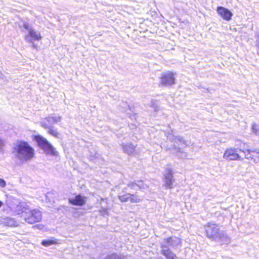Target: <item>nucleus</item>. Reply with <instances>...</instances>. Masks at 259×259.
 <instances>
[{"instance_id":"9","label":"nucleus","mask_w":259,"mask_h":259,"mask_svg":"<svg viewBox=\"0 0 259 259\" xmlns=\"http://www.w3.org/2000/svg\"><path fill=\"white\" fill-rule=\"evenodd\" d=\"M160 78V83L163 85L168 86L175 83V74L172 72H167L164 73Z\"/></svg>"},{"instance_id":"6","label":"nucleus","mask_w":259,"mask_h":259,"mask_svg":"<svg viewBox=\"0 0 259 259\" xmlns=\"http://www.w3.org/2000/svg\"><path fill=\"white\" fill-rule=\"evenodd\" d=\"M241 148L235 149V148H230L227 149L223 155L224 159L228 161L231 160H243V158L239 154L238 152L240 151V149H242L243 147L248 148V146L246 145L245 143H243V146H240Z\"/></svg>"},{"instance_id":"32","label":"nucleus","mask_w":259,"mask_h":259,"mask_svg":"<svg viewBox=\"0 0 259 259\" xmlns=\"http://www.w3.org/2000/svg\"><path fill=\"white\" fill-rule=\"evenodd\" d=\"M4 75L0 72V78H3Z\"/></svg>"},{"instance_id":"3","label":"nucleus","mask_w":259,"mask_h":259,"mask_svg":"<svg viewBox=\"0 0 259 259\" xmlns=\"http://www.w3.org/2000/svg\"><path fill=\"white\" fill-rule=\"evenodd\" d=\"M13 153L21 161H27L33 157L34 149L26 142L20 141L13 147Z\"/></svg>"},{"instance_id":"2","label":"nucleus","mask_w":259,"mask_h":259,"mask_svg":"<svg viewBox=\"0 0 259 259\" xmlns=\"http://www.w3.org/2000/svg\"><path fill=\"white\" fill-rule=\"evenodd\" d=\"M206 236L207 238L219 242L228 243L230 241L227 233L220 229V226L214 223H208L204 226Z\"/></svg>"},{"instance_id":"17","label":"nucleus","mask_w":259,"mask_h":259,"mask_svg":"<svg viewBox=\"0 0 259 259\" xmlns=\"http://www.w3.org/2000/svg\"><path fill=\"white\" fill-rule=\"evenodd\" d=\"M57 243V240L56 239H49V240H44L41 242V245L48 247L52 244H55Z\"/></svg>"},{"instance_id":"21","label":"nucleus","mask_w":259,"mask_h":259,"mask_svg":"<svg viewBox=\"0 0 259 259\" xmlns=\"http://www.w3.org/2000/svg\"><path fill=\"white\" fill-rule=\"evenodd\" d=\"M252 132L255 135H257L259 134V125L253 123L252 125Z\"/></svg>"},{"instance_id":"18","label":"nucleus","mask_w":259,"mask_h":259,"mask_svg":"<svg viewBox=\"0 0 259 259\" xmlns=\"http://www.w3.org/2000/svg\"><path fill=\"white\" fill-rule=\"evenodd\" d=\"M6 223L9 226H15L17 225V222L13 218H8L6 220Z\"/></svg>"},{"instance_id":"28","label":"nucleus","mask_w":259,"mask_h":259,"mask_svg":"<svg viewBox=\"0 0 259 259\" xmlns=\"http://www.w3.org/2000/svg\"><path fill=\"white\" fill-rule=\"evenodd\" d=\"M6 186V181L3 179L0 178V187L1 188H5Z\"/></svg>"},{"instance_id":"4","label":"nucleus","mask_w":259,"mask_h":259,"mask_svg":"<svg viewBox=\"0 0 259 259\" xmlns=\"http://www.w3.org/2000/svg\"><path fill=\"white\" fill-rule=\"evenodd\" d=\"M34 139L46 154L54 156L58 155V151L46 138L40 135H37L34 136Z\"/></svg>"},{"instance_id":"12","label":"nucleus","mask_w":259,"mask_h":259,"mask_svg":"<svg viewBox=\"0 0 259 259\" xmlns=\"http://www.w3.org/2000/svg\"><path fill=\"white\" fill-rule=\"evenodd\" d=\"M69 202L76 206H82L85 204L86 202V197L80 194L76 195L74 198H69Z\"/></svg>"},{"instance_id":"30","label":"nucleus","mask_w":259,"mask_h":259,"mask_svg":"<svg viewBox=\"0 0 259 259\" xmlns=\"http://www.w3.org/2000/svg\"><path fill=\"white\" fill-rule=\"evenodd\" d=\"M4 146V141L0 139V151H1L3 149V147Z\"/></svg>"},{"instance_id":"16","label":"nucleus","mask_w":259,"mask_h":259,"mask_svg":"<svg viewBox=\"0 0 259 259\" xmlns=\"http://www.w3.org/2000/svg\"><path fill=\"white\" fill-rule=\"evenodd\" d=\"M123 194H120L118 195V198L120 201L122 202H125L127 201H130L131 198V194L130 193H125L124 194V191L122 192Z\"/></svg>"},{"instance_id":"26","label":"nucleus","mask_w":259,"mask_h":259,"mask_svg":"<svg viewBox=\"0 0 259 259\" xmlns=\"http://www.w3.org/2000/svg\"><path fill=\"white\" fill-rule=\"evenodd\" d=\"M101 214L103 217H106L108 215V212L107 209L102 207L100 210Z\"/></svg>"},{"instance_id":"19","label":"nucleus","mask_w":259,"mask_h":259,"mask_svg":"<svg viewBox=\"0 0 259 259\" xmlns=\"http://www.w3.org/2000/svg\"><path fill=\"white\" fill-rule=\"evenodd\" d=\"M141 200V198L137 195L131 194L130 202L131 203L139 202Z\"/></svg>"},{"instance_id":"7","label":"nucleus","mask_w":259,"mask_h":259,"mask_svg":"<svg viewBox=\"0 0 259 259\" xmlns=\"http://www.w3.org/2000/svg\"><path fill=\"white\" fill-rule=\"evenodd\" d=\"M240 151L244 155L245 158L252 160L255 163L259 162V151L256 150H251L245 147H243Z\"/></svg>"},{"instance_id":"15","label":"nucleus","mask_w":259,"mask_h":259,"mask_svg":"<svg viewBox=\"0 0 259 259\" xmlns=\"http://www.w3.org/2000/svg\"><path fill=\"white\" fill-rule=\"evenodd\" d=\"M161 253L166 257V259H176L177 258L176 255L169 249H163L161 250Z\"/></svg>"},{"instance_id":"27","label":"nucleus","mask_w":259,"mask_h":259,"mask_svg":"<svg viewBox=\"0 0 259 259\" xmlns=\"http://www.w3.org/2000/svg\"><path fill=\"white\" fill-rule=\"evenodd\" d=\"M127 186L132 189H136V187H137V182H131L129 183Z\"/></svg>"},{"instance_id":"22","label":"nucleus","mask_w":259,"mask_h":259,"mask_svg":"<svg viewBox=\"0 0 259 259\" xmlns=\"http://www.w3.org/2000/svg\"><path fill=\"white\" fill-rule=\"evenodd\" d=\"M137 187L139 189H146L148 187V185L145 184L142 181H137Z\"/></svg>"},{"instance_id":"8","label":"nucleus","mask_w":259,"mask_h":259,"mask_svg":"<svg viewBox=\"0 0 259 259\" xmlns=\"http://www.w3.org/2000/svg\"><path fill=\"white\" fill-rule=\"evenodd\" d=\"M164 185L166 188L172 189L174 187V183L175 179H174L173 172L170 168H166L164 174Z\"/></svg>"},{"instance_id":"13","label":"nucleus","mask_w":259,"mask_h":259,"mask_svg":"<svg viewBox=\"0 0 259 259\" xmlns=\"http://www.w3.org/2000/svg\"><path fill=\"white\" fill-rule=\"evenodd\" d=\"M166 243L168 244L170 247L175 248L180 244L181 240L176 236H172L166 239Z\"/></svg>"},{"instance_id":"10","label":"nucleus","mask_w":259,"mask_h":259,"mask_svg":"<svg viewBox=\"0 0 259 259\" xmlns=\"http://www.w3.org/2000/svg\"><path fill=\"white\" fill-rule=\"evenodd\" d=\"M61 117L60 116H56L55 117L49 116L46 117L41 122V125L42 127L48 128L52 127V125L58 122H60Z\"/></svg>"},{"instance_id":"1","label":"nucleus","mask_w":259,"mask_h":259,"mask_svg":"<svg viewBox=\"0 0 259 259\" xmlns=\"http://www.w3.org/2000/svg\"><path fill=\"white\" fill-rule=\"evenodd\" d=\"M16 214L20 216L28 224L39 222L42 219L41 212L38 209H30L25 202H21L16 207Z\"/></svg>"},{"instance_id":"25","label":"nucleus","mask_w":259,"mask_h":259,"mask_svg":"<svg viewBox=\"0 0 259 259\" xmlns=\"http://www.w3.org/2000/svg\"><path fill=\"white\" fill-rule=\"evenodd\" d=\"M160 247L161 248V250L163 249H169V245L168 244L166 243V239H164L162 242H161Z\"/></svg>"},{"instance_id":"31","label":"nucleus","mask_w":259,"mask_h":259,"mask_svg":"<svg viewBox=\"0 0 259 259\" xmlns=\"http://www.w3.org/2000/svg\"><path fill=\"white\" fill-rule=\"evenodd\" d=\"M4 205L3 202L0 200V208Z\"/></svg>"},{"instance_id":"23","label":"nucleus","mask_w":259,"mask_h":259,"mask_svg":"<svg viewBox=\"0 0 259 259\" xmlns=\"http://www.w3.org/2000/svg\"><path fill=\"white\" fill-rule=\"evenodd\" d=\"M48 133L50 135L55 137H58L59 133H58V131L56 129H54L52 127L48 128Z\"/></svg>"},{"instance_id":"14","label":"nucleus","mask_w":259,"mask_h":259,"mask_svg":"<svg viewBox=\"0 0 259 259\" xmlns=\"http://www.w3.org/2000/svg\"><path fill=\"white\" fill-rule=\"evenodd\" d=\"M123 151L128 155H132L134 151L135 147L132 144H125L122 145Z\"/></svg>"},{"instance_id":"24","label":"nucleus","mask_w":259,"mask_h":259,"mask_svg":"<svg viewBox=\"0 0 259 259\" xmlns=\"http://www.w3.org/2000/svg\"><path fill=\"white\" fill-rule=\"evenodd\" d=\"M172 140H174L175 143L180 142L183 143L184 145H187L186 142L184 140L183 138L181 136L175 137Z\"/></svg>"},{"instance_id":"5","label":"nucleus","mask_w":259,"mask_h":259,"mask_svg":"<svg viewBox=\"0 0 259 259\" xmlns=\"http://www.w3.org/2000/svg\"><path fill=\"white\" fill-rule=\"evenodd\" d=\"M23 27L27 31V34H25L24 36L25 41L31 44L32 48L36 49V46L34 44V41L41 39V36L40 33L35 30L28 23H24Z\"/></svg>"},{"instance_id":"29","label":"nucleus","mask_w":259,"mask_h":259,"mask_svg":"<svg viewBox=\"0 0 259 259\" xmlns=\"http://www.w3.org/2000/svg\"><path fill=\"white\" fill-rule=\"evenodd\" d=\"M256 39V46L258 49L257 51V55L259 56V34H257L255 35Z\"/></svg>"},{"instance_id":"20","label":"nucleus","mask_w":259,"mask_h":259,"mask_svg":"<svg viewBox=\"0 0 259 259\" xmlns=\"http://www.w3.org/2000/svg\"><path fill=\"white\" fill-rule=\"evenodd\" d=\"M104 259H122V258L119 255H118L116 253H112V254L107 255Z\"/></svg>"},{"instance_id":"11","label":"nucleus","mask_w":259,"mask_h":259,"mask_svg":"<svg viewBox=\"0 0 259 259\" xmlns=\"http://www.w3.org/2000/svg\"><path fill=\"white\" fill-rule=\"evenodd\" d=\"M217 11L223 19L230 21L233 16V13L228 9L223 7H218Z\"/></svg>"}]
</instances>
